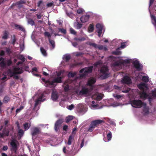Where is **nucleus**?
Masks as SVG:
<instances>
[{"label":"nucleus","instance_id":"nucleus-58","mask_svg":"<svg viewBox=\"0 0 156 156\" xmlns=\"http://www.w3.org/2000/svg\"><path fill=\"white\" fill-rule=\"evenodd\" d=\"M7 37V33H6V31H5V33H4V35L2 37V38L4 39H6Z\"/></svg>","mask_w":156,"mask_h":156},{"label":"nucleus","instance_id":"nucleus-62","mask_svg":"<svg viewBox=\"0 0 156 156\" xmlns=\"http://www.w3.org/2000/svg\"><path fill=\"white\" fill-rule=\"evenodd\" d=\"M53 4V3L52 2H51L47 4V6L48 7H51L52 6Z\"/></svg>","mask_w":156,"mask_h":156},{"label":"nucleus","instance_id":"nucleus-47","mask_svg":"<svg viewBox=\"0 0 156 156\" xmlns=\"http://www.w3.org/2000/svg\"><path fill=\"white\" fill-rule=\"evenodd\" d=\"M9 100V98L8 97H5L3 99V102L4 103H7Z\"/></svg>","mask_w":156,"mask_h":156},{"label":"nucleus","instance_id":"nucleus-10","mask_svg":"<svg viewBox=\"0 0 156 156\" xmlns=\"http://www.w3.org/2000/svg\"><path fill=\"white\" fill-rule=\"evenodd\" d=\"M121 82L123 84L122 86V87L115 85L114 86V88L116 89L119 90H121L123 88V89H125V90H122V92L125 93H128L130 90V89L126 87L125 84H129L131 83V80L130 78L128 76H125L121 80Z\"/></svg>","mask_w":156,"mask_h":156},{"label":"nucleus","instance_id":"nucleus-20","mask_svg":"<svg viewBox=\"0 0 156 156\" xmlns=\"http://www.w3.org/2000/svg\"><path fill=\"white\" fill-rule=\"evenodd\" d=\"M97 89H95V90L93 91V93H95V94L93 95L92 96L90 97L91 99H94L98 101L102 99L103 97V95L101 94L97 93Z\"/></svg>","mask_w":156,"mask_h":156},{"label":"nucleus","instance_id":"nucleus-32","mask_svg":"<svg viewBox=\"0 0 156 156\" xmlns=\"http://www.w3.org/2000/svg\"><path fill=\"white\" fill-rule=\"evenodd\" d=\"M77 72H69L68 74V76L69 77H73L76 76Z\"/></svg>","mask_w":156,"mask_h":156},{"label":"nucleus","instance_id":"nucleus-9","mask_svg":"<svg viewBox=\"0 0 156 156\" xmlns=\"http://www.w3.org/2000/svg\"><path fill=\"white\" fill-rule=\"evenodd\" d=\"M46 96L44 93L39 91L37 94L33 97L32 98H36L34 109L37 111L39 109V105L41 103L46 100Z\"/></svg>","mask_w":156,"mask_h":156},{"label":"nucleus","instance_id":"nucleus-27","mask_svg":"<svg viewBox=\"0 0 156 156\" xmlns=\"http://www.w3.org/2000/svg\"><path fill=\"white\" fill-rule=\"evenodd\" d=\"M20 41V44L19 46L20 48V51L21 52L23 51L25 48L24 42L23 39H21Z\"/></svg>","mask_w":156,"mask_h":156},{"label":"nucleus","instance_id":"nucleus-45","mask_svg":"<svg viewBox=\"0 0 156 156\" xmlns=\"http://www.w3.org/2000/svg\"><path fill=\"white\" fill-rule=\"evenodd\" d=\"M113 96L115 98H116L117 99H119V100L120 98H122V96H121L120 95H119L116 94H113Z\"/></svg>","mask_w":156,"mask_h":156},{"label":"nucleus","instance_id":"nucleus-43","mask_svg":"<svg viewBox=\"0 0 156 156\" xmlns=\"http://www.w3.org/2000/svg\"><path fill=\"white\" fill-rule=\"evenodd\" d=\"M73 118V117L72 116H69L66 118V122L67 123L70 121L72 120Z\"/></svg>","mask_w":156,"mask_h":156},{"label":"nucleus","instance_id":"nucleus-36","mask_svg":"<svg viewBox=\"0 0 156 156\" xmlns=\"http://www.w3.org/2000/svg\"><path fill=\"white\" fill-rule=\"evenodd\" d=\"M49 41L50 43L51 44L52 46V48H51V49L52 50L55 48V42L54 41L51 40L50 39L49 40Z\"/></svg>","mask_w":156,"mask_h":156},{"label":"nucleus","instance_id":"nucleus-61","mask_svg":"<svg viewBox=\"0 0 156 156\" xmlns=\"http://www.w3.org/2000/svg\"><path fill=\"white\" fill-rule=\"evenodd\" d=\"M103 46L102 45H98V48H98L99 50H103Z\"/></svg>","mask_w":156,"mask_h":156},{"label":"nucleus","instance_id":"nucleus-50","mask_svg":"<svg viewBox=\"0 0 156 156\" xmlns=\"http://www.w3.org/2000/svg\"><path fill=\"white\" fill-rule=\"evenodd\" d=\"M37 68L36 67H34L33 68H32V73L34 75H35L36 76H38L37 74H34V73H33L34 72H37Z\"/></svg>","mask_w":156,"mask_h":156},{"label":"nucleus","instance_id":"nucleus-24","mask_svg":"<svg viewBox=\"0 0 156 156\" xmlns=\"http://www.w3.org/2000/svg\"><path fill=\"white\" fill-rule=\"evenodd\" d=\"M58 98V94L57 92L53 91L51 96V98L54 101H56Z\"/></svg>","mask_w":156,"mask_h":156},{"label":"nucleus","instance_id":"nucleus-28","mask_svg":"<svg viewBox=\"0 0 156 156\" xmlns=\"http://www.w3.org/2000/svg\"><path fill=\"white\" fill-rule=\"evenodd\" d=\"M16 40L17 39L15 36L14 34H12L11 35L10 43L12 44L13 45H14Z\"/></svg>","mask_w":156,"mask_h":156},{"label":"nucleus","instance_id":"nucleus-64","mask_svg":"<svg viewBox=\"0 0 156 156\" xmlns=\"http://www.w3.org/2000/svg\"><path fill=\"white\" fill-rule=\"evenodd\" d=\"M82 53L80 52H76L75 53V55L76 56H80L82 55Z\"/></svg>","mask_w":156,"mask_h":156},{"label":"nucleus","instance_id":"nucleus-48","mask_svg":"<svg viewBox=\"0 0 156 156\" xmlns=\"http://www.w3.org/2000/svg\"><path fill=\"white\" fill-rule=\"evenodd\" d=\"M84 10L81 8H79L77 10V12L78 14H81L84 11Z\"/></svg>","mask_w":156,"mask_h":156},{"label":"nucleus","instance_id":"nucleus-18","mask_svg":"<svg viewBox=\"0 0 156 156\" xmlns=\"http://www.w3.org/2000/svg\"><path fill=\"white\" fill-rule=\"evenodd\" d=\"M10 66V59L7 60L5 58L0 57V67L2 69L6 68Z\"/></svg>","mask_w":156,"mask_h":156},{"label":"nucleus","instance_id":"nucleus-41","mask_svg":"<svg viewBox=\"0 0 156 156\" xmlns=\"http://www.w3.org/2000/svg\"><path fill=\"white\" fill-rule=\"evenodd\" d=\"M40 50L42 54L44 56H47V54L46 52V51L43 48L41 47L40 48Z\"/></svg>","mask_w":156,"mask_h":156},{"label":"nucleus","instance_id":"nucleus-23","mask_svg":"<svg viewBox=\"0 0 156 156\" xmlns=\"http://www.w3.org/2000/svg\"><path fill=\"white\" fill-rule=\"evenodd\" d=\"M62 122V120L61 119L58 120L56 122L55 124V129L56 131L58 130Z\"/></svg>","mask_w":156,"mask_h":156},{"label":"nucleus","instance_id":"nucleus-26","mask_svg":"<svg viewBox=\"0 0 156 156\" xmlns=\"http://www.w3.org/2000/svg\"><path fill=\"white\" fill-rule=\"evenodd\" d=\"M90 16L89 15L82 16L80 18V20L82 23H85L88 21Z\"/></svg>","mask_w":156,"mask_h":156},{"label":"nucleus","instance_id":"nucleus-63","mask_svg":"<svg viewBox=\"0 0 156 156\" xmlns=\"http://www.w3.org/2000/svg\"><path fill=\"white\" fill-rule=\"evenodd\" d=\"M72 45L75 47H77L78 46V44L76 42H72Z\"/></svg>","mask_w":156,"mask_h":156},{"label":"nucleus","instance_id":"nucleus-14","mask_svg":"<svg viewBox=\"0 0 156 156\" xmlns=\"http://www.w3.org/2000/svg\"><path fill=\"white\" fill-rule=\"evenodd\" d=\"M77 111L80 114L83 115L87 111V108L84 104L80 103L77 105Z\"/></svg>","mask_w":156,"mask_h":156},{"label":"nucleus","instance_id":"nucleus-1","mask_svg":"<svg viewBox=\"0 0 156 156\" xmlns=\"http://www.w3.org/2000/svg\"><path fill=\"white\" fill-rule=\"evenodd\" d=\"M119 58L117 61L113 62L112 64V67L113 69H115L116 70H119L126 66L127 64L132 63L134 67L138 71H140L142 69V65L140 63L138 60L136 58L131 59L128 58L123 60L120 57H115L110 56L109 57V59L114 60L116 58Z\"/></svg>","mask_w":156,"mask_h":156},{"label":"nucleus","instance_id":"nucleus-6","mask_svg":"<svg viewBox=\"0 0 156 156\" xmlns=\"http://www.w3.org/2000/svg\"><path fill=\"white\" fill-rule=\"evenodd\" d=\"M73 136H70L68 140L65 141L66 145L63 149V151L67 156H71L75 155L77 152L73 149L74 144L72 142L74 140Z\"/></svg>","mask_w":156,"mask_h":156},{"label":"nucleus","instance_id":"nucleus-30","mask_svg":"<svg viewBox=\"0 0 156 156\" xmlns=\"http://www.w3.org/2000/svg\"><path fill=\"white\" fill-rule=\"evenodd\" d=\"M14 28L16 29H19L23 31H24L25 30L24 28L22 26L17 24L14 25Z\"/></svg>","mask_w":156,"mask_h":156},{"label":"nucleus","instance_id":"nucleus-25","mask_svg":"<svg viewBox=\"0 0 156 156\" xmlns=\"http://www.w3.org/2000/svg\"><path fill=\"white\" fill-rule=\"evenodd\" d=\"M2 133H0V138H3L4 136H9V131L8 129H3L2 130Z\"/></svg>","mask_w":156,"mask_h":156},{"label":"nucleus","instance_id":"nucleus-29","mask_svg":"<svg viewBox=\"0 0 156 156\" xmlns=\"http://www.w3.org/2000/svg\"><path fill=\"white\" fill-rule=\"evenodd\" d=\"M31 122L30 121L29 122H25L23 124V128L25 131L27 130L31 126Z\"/></svg>","mask_w":156,"mask_h":156},{"label":"nucleus","instance_id":"nucleus-13","mask_svg":"<svg viewBox=\"0 0 156 156\" xmlns=\"http://www.w3.org/2000/svg\"><path fill=\"white\" fill-rule=\"evenodd\" d=\"M91 99L90 98H87L85 101L87 102L89 107L92 109L94 110L101 108H102V106H99L98 104L95 103L94 101H90L89 100Z\"/></svg>","mask_w":156,"mask_h":156},{"label":"nucleus","instance_id":"nucleus-53","mask_svg":"<svg viewBox=\"0 0 156 156\" xmlns=\"http://www.w3.org/2000/svg\"><path fill=\"white\" fill-rule=\"evenodd\" d=\"M89 44L90 46H92L95 48H98V45L94 43H89Z\"/></svg>","mask_w":156,"mask_h":156},{"label":"nucleus","instance_id":"nucleus-59","mask_svg":"<svg viewBox=\"0 0 156 156\" xmlns=\"http://www.w3.org/2000/svg\"><path fill=\"white\" fill-rule=\"evenodd\" d=\"M84 140L83 139L81 141V142L80 144V148H82L84 146Z\"/></svg>","mask_w":156,"mask_h":156},{"label":"nucleus","instance_id":"nucleus-8","mask_svg":"<svg viewBox=\"0 0 156 156\" xmlns=\"http://www.w3.org/2000/svg\"><path fill=\"white\" fill-rule=\"evenodd\" d=\"M142 80L145 83H141L137 85V87L141 91V93L140 94L141 98L142 99H145L148 96L147 93L148 88L146 83H147L149 81V77L146 74L145 76H143Z\"/></svg>","mask_w":156,"mask_h":156},{"label":"nucleus","instance_id":"nucleus-16","mask_svg":"<svg viewBox=\"0 0 156 156\" xmlns=\"http://www.w3.org/2000/svg\"><path fill=\"white\" fill-rule=\"evenodd\" d=\"M10 150L12 153H16L19 146V143L18 142L16 139L12 140L10 142Z\"/></svg>","mask_w":156,"mask_h":156},{"label":"nucleus","instance_id":"nucleus-42","mask_svg":"<svg viewBox=\"0 0 156 156\" xmlns=\"http://www.w3.org/2000/svg\"><path fill=\"white\" fill-rule=\"evenodd\" d=\"M24 108V106L23 105L21 106L19 108H17L16 110V114L20 112V111L22 110Z\"/></svg>","mask_w":156,"mask_h":156},{"label":"nucleus","instance_id":"nucleus-39","mask_svg":"<svg viewBox=\"0 0 156 156\" xmlns=\"http://www.w3.org/2000/svg\"><path fill=\"white\" fill-rule=\"evenodd\" d=\"M112 53L115 55H120L121 54V52L119 50V48L115 51H113Z\"/></svg>","mask_w":156,"mask_h":156},{"label":"nucleus","instance_id":"nucleus-21","mask_svg":"<svg viewBox=\"0 0 156 156\" xmlns=\"http://www.w3.org/2000/svg\"><path fill=\"white\" fill-rule=\"evenodd\" d=\"M17 127L18 128V130L17 131L18 133V137L19 138H21L23 135L24 134V131L22 129H20L19 124H18Z\"/></svg>","mask_w":156,"mask_h":156},{"label":"nucleus","instance_id":"nucleus-54","mask_svg":"<svg viewBox=\"0 0 156 156\" xmlns=\"http://www.w3.org/2000/svg\"><path fill=\"white\" fill-rule=\"evenodd\" d=\"M43 5V2L41 1H39L37 3V6L39 7H41Z\"/></svg>","mask_w":156,"mask_h":156},{"label":"nucleus","instance_id":"nucleus-52","mask_svg":"<svg viewBox=\"0 0 156 156\" xmlns=\"http://www.w3.org/2000/svg\"><path fill=\"white\" fill-rule=\"evenodd\" d=\"M74 40L76 41H83L85 40V38L84 37H82L81 38H75Z\"/></svg>","mask_w":156,"mask_h":156},{"label":"nucleus","instance_id":"nucleus-35","mask_svg":"<svg viewBox=\"0 0 156 156\" xmlns=\"http://www.w3.org/2000/svg\"><path fill=\"white\" fill-rule=\"evenodd\" d=\"M66 14L71 19H73L75 16V15L72 13L70 12H68L67 10L65 11Z\"/></svg>","mask_w":156,"mask_h":156},{"label":"nucleus","instance_id":"nucleus-5","mask_svg":"<svg viewBox=\"0 0 156 156\" xmlns=\"http://www.w3.org/2000/svg\"><path fill=\"white\" fill-rule=\"evenodd\" d=\"M61 71H56L53 75L52 77L54 79L52 81L50 80H46L45 79L42 78L41 79V82L46 87H54L56 86L57 83L62 82V77L61 76Z\"/></svg>","mask_w":156,"mask_h":156},{"label":"nucleus","instance_id":"nucleus-33","mask_svg":"<svg viewBox=\"0 0 156 156\" xmlns=\"http://www.w3.org/2000/svg\"><path fill=\"white\" fill-rule=\"evenodd\" d=\"M70 56L69 54L65 55L63 57V60H65L66 62L69 61L70 59Z\"/></svg>","mask_w":156,"mask_h":156},{"label":"nucleus","instance_id":"nucleus-7","mask_svg":"<svg viewBox=\"0 0 156 156\" xmlns=\"http://www.w3.org/2000/svg\"><path fill=\"white\" fill-rule=\"evenodd\" d=\"M75 81V80L71 81L69 79L64 82L63 85V87L65 92L69 94L78 93V91L77 90L78 87L74 85Z\"/></svg>","mask_w":156,"mask_h":156},{"label":"nucleus","instance_id":"nucleus-55","mask_svg":"<svg viewBox=\"0 0 156 156\" xmlns=\"http://www.w3.org/2000/svg\"><path fill=\"white\" fill-rule=\"evenodd\" d=\"M58 30L61 31L62 33L64 34H66V30L63 28H59Z\"/></svg>","mask_w":156,"mask_h":156},{"label":"nucleus","instance_id":"nucleus-60","mask_svg":"<svg viewBox=\"0 0 156 156\" xmlns=\"http://www.w3.org/2000/svg\"><path fill=\"white\" fill-rule=\"evenodd\" d=\"M5 54V51L3 50H1L0 51V56H3Z\"/></svg>","mask_w":156,"mask_h":156},{"label":"nucleus","instance_id":"nucleus-12","mask_svg":"<svg viewBox=\"0 0 156 156\" xmlns=\"http://www.w3.org/2000/svg\"><path fill=\"white\" fill-rule=\"evenodd\" d=\"M93 68V66H92L82 69L79 71V76L77 78L85 77L92 72Z\"/></svg>","mask_w":156,"mask_h":156},{"label":"nucleus","instance_id":"nucleus-17","mask_svg":"<svg viewBox=\"0 0 156 156\" xmlns=\"http://www.w3.org/2000/svg\"><path fill=\"white\" fill-rule=\"evenodd\" d=\"M104 136L103 140L105 142H108L110 141L112 137L111 132L109 130H106L103 133Z\"/></svg>","mask_w":156,"mask_h":156},{"label":"nucleus","instance_id":"nucleus-38","mask_svg":"<svg viewBox=\"0 0 156 156\" xmlns=\"http://www.w3.org/2000/svg\"><path fill=\"white\" fill-rule=\"evenodd\" d=\"M75 26L77 29H79L82 27V24L79 23L78 22H77L76 23H75Z\"/></svg>","mask_w":156,"mask_h":156},{"label":"nucleus","instance_id":"nucleus-46","mask_svg":"<svg viewBox=\"0 0 156 156\" xmlns=\"http://www.w3.org/2000/svg\"><path fill=\"white\" fill-rule=\"evenodd\" d=\"M44 35L45 36H47L48 37V40L50 39V37L51 36V35L50 33L47 32H46L44 33Z\"/></svg>","mask_w":156,"mask_h":156},{"label":"nucleus","instance_id":"nucleus-40","mask_svg":"<svg viewBox=\"0 0 156 156\" xmlns=\"http://www.w3.org/2000/svg\"><path fill=\"white\" fill-rule=\"evenodd\" d=\"M27 23L28 24H30L31 26H33L34 24V21L31 19H28L27 20Z\"/></svg>","mask_w":156,"mask_h":156},{"label":"nucleus","instance_id":"nucleus-19","mask_svg":"<svg viewBox=\"0 0 156 156\" xmlns=\"http://www.w3.org/2000/svg\"><path fill=\"white\" fill-rule=\"evenodd\" d=\"M103 121L101 120H97L93 121L90 126L88 129V131L89 132L92 131L97 124L101 123Z\"/></svg>","mask_w":156,"mask_h":156},{"label":"nucleus","instance_id":"nucleus-2","mask_svg":"<svg viewBox=\"0 0 156 156\" xmlns=\"http://www.w3.org/2000/svg\"><path fill=\"white\" fill-rule=\"evenodd\" d=\"M41 132L40 128L37 127H34L31 129V133L32 136V139L34 143V147L32 149V152L31 148L29 146L28 148L30 151V154L32 156H40L38 152L40 151V143L36 141L37 135Z\"/></svg>","mask_w":156,"mask_h":156},{"label":"nucleus","instance_id":"nucleus-57","mask_svg":"<svg viewBox=\"0 0 156 156\" xmlns=\"http://www.w3.org/2000/svg\"><path fill=\"white\" fill-rule=\"evenodd\" d=\"M48 126V124L44 125L43 124H40L38 125L39 127H41L43 128H45L46 126Z\"/></svg>","mask_w":156,"mask_h":156},{"label":"nucleus","instance_id":"nucleus-49","mask_svg":"<svg viewBox=\"0 0 156 156\" xmlns=\"http://www.w3.org/2000/svg\"><path fill=\"white\" fill-rule=\"evenodd\" d=\"M74 107V106L73 104H71L70 105L68 106H67V108L70 110H72L73 108Z\"/></svg>","mask_w":156,"mask_h":156},{"label":"nucleus","instance_id":"nucleus-11","mask_svg":"<svg viewBox=\"0 0 156 156\" xmlns=\"http://www.w3.org/2000/svg\"><path fill=\"white\" fill-rule=\"evenodd\" d=\"M132 106L134 107L140 108L143 107V114L144 115H147L149 113V109L145 103H143L140 100H134L130 101Z\"/></svg>","mask_w":156,"mask_h":156},{"label":"nucleus","instance_id":"nucleus-4","mask_svg":"<svg viewBox=\"0 0 156 156\" xmlns=\"http://www.w3.org/2000/svg\"><path fill=\"white\" fill-rule=\"evenodd\" d=\"M17 58L21 60V62H18L16 66L13 67L12 70H10V77L13 76L14 78L16 79L19 78L17 74H20L23 72V63L25 60V58L22 55H17Z\"/></svg>","mask_w":156,"mask_h":156},{"label":"nucleus","instance_id":"nucleus-15","mask_svg":"<svg viewBox=\"0 0 156 156\" xmlns=\"http://www.w3.org/2000/svg\"><path fill=\"white\" fill-rule=\"evenodd\" d=\"M100 75L103 79L106 78L109 76L108 69L107 66H104L101 68L100 70Z\"/></svg>","mask_w":156,"mask_h":156},{"label":"nucleus","instance_id":"nucleus-56","mask_svg":"<svg viewBox=\"0 0 156 156\" xmlns=\"http://www.w3.org/2000/svg\"><path fill=\"white\" fill-rule=\"evenodd\" d=\"M126 43V42L122 43L121 44V45L120 48H125V47L126 46V44H125Z\"/></svg>","mask_w":156,"mask_h":156},{"label":"nucleus","instance_id":"nucleus-31","mask_svg":"<svg viewBox=\"0 0 156 156\" xmlns=\"http://www.w3.org/2000/svg\"><path fill=\"white\" fill-rule=\"evenodd\" d=\"M25 2V1L24 0H21L16 3L15 5H16L18 7H21L22 6V4H24Z\"/></svg>","mask_w":156,"mask_h":156},{"label":"nucleus","instance_id":"nucleus-37","mask_svg":"<svg viewBox=\"0 0 156 156\" xmlns=\"http://www.w3.org/2000/svg\"><path fill=\"white\" fill-rule=\"evenodd\" d=\"M94 26L93 24H90L88 27V31L90 32H92L94 29Z\"/></svg>","mask_w":156,"mask_h":156},{"label":"nucleus","instance_id":"nucleus-44","mask_svg":"<svg viewBox=\"0 0 156 156\" xmlns=\"http://www.w3.org/2000/svg\"><path fill=\"white\" fill-rule=\"evenodd\" d=\"M121 105V104L120 103H117V102H114L112 104V106L114 107H115L117 106H120Z\"/></svg>","mask_w":156,"mask_h":156},{"label":"nucleus","instance_id":"nucleus-3","mask_svg":"<svg viewBox=\"0 0 156 156\" xmlns=\"http://www.w3.org/2000/svg\"><path fill=\"white\" fill-rule=\"evenodd\" d=\"M96 81V79L95 77H90L89 78L86 85L89 86V87H87L86 86L83 87L81 90L79 91V94L85 96H90L93 93V91L96 89L94 85Z\"/></svg>","mask_w":156,"mask_h":156},{"label":"nucleus","instance_id":"nucleus-51","mask_svg":"<svg viewBox=\"0 0 156 156\" xmlns=\"http://www.w3.org/2000/svg\"><path fill=\"white\" fill-rule=\"evenodd\" d=\"M70 32L71 34L74 35H75L76 34V31L72 28H70Z\"/></svg>","mask_w":156,"mask_h":156},{"label":"nucleus","instance_id":"nucleus-34","mask_svg":"<svg viewBox=\"0 0 156 156\" xmlns=\"http://www.w3.org/2000/svg\"><path fill=\"white\" fill-rule=\"evenodd\" d=\"M102 65V62L101 61H99L94 64V66L97 67H98L101 66Z\"/></svg>","mask_w":156,"mask_h":156},{"label":"nucleus","instance_id":"nucleus-22","mask_svg":"<svg viewBox=\"0 0 156 156\" xmlns=\"http://www.w3.org/2000/svg\"><path fill=\"white\" fill-rule=\"evenodd\" d=\"M103 27L104 26L102 24L100 23H97L96 25V27L97 29L98 33H102Z\"/></svg>","mask_w":156,"mask_h":156}]
</instances>
